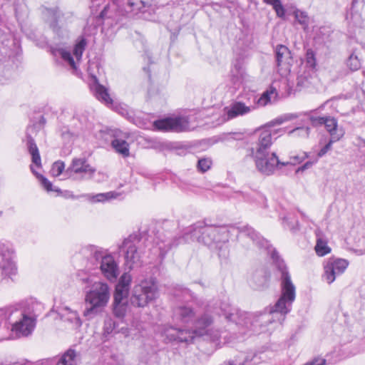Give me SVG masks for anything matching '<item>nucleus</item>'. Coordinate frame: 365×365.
Wrapping results in <instances>:
<instances>
[{"label":"nucleus","instance_id":"obj_1","mask_svg":"<svg viewBox=\"0 0 365 365\" xmlns=\"http://www.w3.org/2000/svg\"><path fill=\"white\" fill-rule=\"evenodd\" d=\"M229 240V230L225 227L207 225L203 222H197L190 227L184 235L174 238H165L158 243L160 254L164 257L167 252L183 242L196 241L207 247L215 246Z\"/></svg>","mask_w":365,"mask_h":365},{"label":"nucleus","instance_id":"obj_2","mask_svg":"<svg viewBox=\"0 0 365 365\" xmlns=\"http://www.w3.org/2000/svg\"><path fill=\"white\" fill-rule=\"evenodd\" d=\"M272 258L280 272L282 293L280 297L271 308L269 314L272 315V319L276 315L277 321L282 324L286 315L291 311L292 303L295 299V286L292 282L291 276L284 262L280 259L275 250L272 252Z\"/></svg>","mask_w":365,"mask_h":365},{"label":"nucleus","instance_id":"obj_3","mask_svg":"<svg viewBox=\"0 0 365 365\" xmlns=\"http://www.w3.org/2000/svg\"><path fill=\"white\" fill-rule=\"evenodd\" d=\"M209 312L210 309H207L195 322L191 329H182L171 327L165 330V336L170 340L185 343L192 342L195 336H201L207 334V328L213 322V317Z\"/></svg>","mask_w":365,"mask_h":365},{"label":"nucleus","instance_id":"obj_4","mask_svg":"<svg viewBox=\"0 0 365 365\" xmlns=\"http://www.w3.org/2000/svg\"><path fill=\"white\" fill-rule=\"evenodd\" d=\"M110 299V291L108 284L102 282L93 284L91 289L86 292L85 302L87 307L83 315L88 319H93L101 312L106 307Z\"/></svg>","mask_w":365,"mask_h":365},{"label":"nucleus","instance_id":"obj_5","mask_svg":"<svg viewBox=\"0 0 365 365\" xmlns=\"http://www.w3.org/2000/svg\"><path fill=\"white\" fill-rule=\"evenodd\" d=\"M158 297V287L156 279L149 277L138 279L132 289L130 301L133 306L143 308L155 301Z\"/></svg>","mask_w":365,"mask_h":365},{"label":"nucleus","instance_id":"obj_6","mask_svg":"<svg viewBox=\"0 0 365 365\" xmlns=\"http://www.w3.org/2000/svg\"><path fill=\"white\" fill-rule=\"evenodd\" d=\"M132 277L129 273H123L115 285L113 302V314L118 318H123L128 309V296Z\"/></svg>","mask_w":365,"mask_h":365},{"label":"nucleus","instance_id":"obj_7","mask_svg":"<svg viewBox=\"0 0 365 365\" xmlns=\"http://www.w3.org/2000/svg\"><path fill=\"white\" fill-rule=\"evenodd\" d=\"M10 323L11 333L16 337H26L34 330L36 321L34 317L22 313L16 309L10 310Z\"/></svg>","mask_w":365,"mask_h":365},{"label":"nucleus","instance_id":"obj_8","mask_svg":"<svg viewBox=\"0 0 365 365\" xmlns=\"http://www.w3.org/2000/svg\"><path fill=\"white\" fill-rule=\"evenodd\" d=\"M87 251L91 252V258L94 260L102 274L110 281H115L118 275V267L111 255H103V252L95 246H89L83 250L85 254Z\"/></svg>","mask_w":365,"mask_h":365},{"label":"nucleus","instance_id":"obj_9","mask_svg":"<svg viewBox=\"0 0 365 365\" xmlns=\"http://www.w3.org/2000/svg\"><path fill=\"white\" fill-rule=\"evenodd\" d=\"M257 170L267 175H272L276 168H281L283 165L274 152L253 155Z\"/></svg>","mask_w":365,"mask_h":365},{"label":"nucleus","instance_id":"obj_10","mask_svg":"<svg viewBox=\"0 0 365 365\" xmlns=\"http://www.w3.org/2000/svg\"><path fill=\"white\" fill-rule=\"evenodd\" d=\"M309 120L314 127L324 125L326 130L330 135V138L340 140L344 135V130L339 127L337 120L330 115L310 116Z\"/></svg>","mask_w":365,"mask_h":365},{"label":"nucleus","instance_id":"obj_11","mask_svg":"<svg viewBox=\"0 0 365 365\" xmlns=\"http://www.w3.org/2000/svg\"><path fill=\"white\" fill-rule=\"evenodd\" d=\"M349 265V262L341 258L331 257L327 259L324 265V279L331 284L336 278L343 274Z\"/></svg>","mask_w":365,"mask_h":365},{"label":"nucleus","instance_id":"obj_12","mask_svg":"<svg viewBox=\"0 0 365 365\" xmlns=\"http://www.w3.org/2000/svg\"><path fill=\"white\" fill-rule=\"evenodd\" d=\"M42 18L44 23L58 36L63 33L64 14L58 8H43Z\"/></svg>","mask_w":365,"mask_h":365},{"label":"nucleus","instance_id":"obj_13","mask_svg":"<svg viewBox=\"0 0 365 365\" xmlns=\"http://www.w3.org/2000/svg\"><path fill=\"white\" fill-rule=\"evenodd\" d=\"M0 269L7 276L15 274L17 269L14 250L11 245L4 243H0Z\"/></svg>","mask_w":365,"mask_h":365},{"label":"nucleus","instance_id":"obj_14","mask_svg":"<svg viewBox=\"0 0 365 365\" xmlns=\"http://www.w3.org/2000/svg\"><path fill=\"white\" fill-rule=\"evenodd\" d=\"M154 125L160 130L179 133L188 130L189 121L185 117L166 118L155 121Z\"/></svg>","mask_w":365,"mask_h":365},{"label":"nucleus","instance_id":"obj_15","mask_svg":"<svg viewBox=\"0 0 365 365\" xmlns=\"http://www.w3.org/2000/svg\"><path fill=\"white\" fill-rule=\"evenodd\" d=\"M220 309L221 313L218 314L224 315L225 319L229 322L242 326L247 325L250 322L247 313L241 312L236 307H232L229 303H222Z\"/></svg>","mask_w":365,"mask_h":365},{"label":"nucleus","instance_id":"obj_16","mask_svg":"<svg viewBox=\"0 0 365 365\" xmlns=\"http://www.w3.org/2000/svg\"><path fill=\"white\" fill-rule=\"evenodd\" d=\"M255 106L250 102L245 103L240 101H235L224 108L226 120L233 119L238 116H242L250 113L255 109Z\"/></svg>","mask_w":365,"mask_h":365},{"label":"nucleus","instance_id":"obj_17","mask_svg":"<svg viewBox=\"0 0 365 365\" xmlns=\"http://www.w3.org/2000/svg\"><path fill=\"white\" fill-rule=\"evenodd\" d=\"M96 172V169L92 168L84 158H75L73 160L71 166L65 171V174L68 178L76 179L74 175L81 173H88L89 178H91Z\"/></svg>","mask_w":365,"mask_h":365},{"label":"nucleus","instance_id":"obj_18","mask_svg":"<svg viewBox=\"0 0 365 365\" xmlns=\"http://www.w3.org/2000/svg\"><path fill=\"white\" fill-rule=\"evenodd\" d=\"M196 317L195 310L189 306H179L174 309L173 319L177 323L194 326L195 322L199 318Z\"/></svg>","mask_w":365,"mask_h":365},{"label":"nucleus","instance_id":"obj_19","mask_svg":"<svg viewBox=\"0 0 365 365\" xmlns=\"http://www.w3.org/2000/svg\"><path fill=\"white\" fill-rule=\"evenodd\" d=\"M122 252H125V261L126 266L130 269L133 268L134 264L140 259V254L138 252V247L135 243L130 237L125 239L120 247Z\"/></svg>","mask_w":365,"mask_h":365},{"label":"nucleus","instance_id":"obj_20","mask_svg":"<svg viewBox=\"0 0 365 365\" xmlns=\"http://www.w3.org/2000/svg\"><path fill=\"white\" fill-rule=\"evenodd\" d=\"M272 145V132L264 128L260 131L258 140L255 147L251 148V154L261 155L262 153H269V150Z\"/></svg>","mask_w":365,"mask_h":365},{"label":"nucleus","instance_id":"obj_21","mask_svg":"<svg viewBox=\"0 0 365 365\" xmlns=\"http://www.w3.org/2000/svg\"><path fill=\"white\" fill-rule=\"evenodd\" d=\"M317 81L316 72L313 69L301 68L297 77V86L299 89L312 87Z\"/></svg>","mask_w":365,"mask_h":365},{"label":"nucleus","instance_id":"obj_22","mask_svg":"<svg viewBox=\"0 0 365 365\" xmlns=\"http://www.w3.org/2000/svg\"><path fill=\"white\" fill-rule=\"evenodd\" d=\"M153 0H127L125 4L123 0V6L124 9H119L120 14H137L138 12L150 6Z\"/></svg>","mask_w":365,"mask_h":365},{"label":"nucleus","instance_id":"obj_23","mask_svg":"<svg viewBox=\"0 0 365 365\" xmlns=\"http://www.w3.org/2000/svg\"><path fill=\"white\" fill-rule=\"evenodd\" d=\"M119 9H124L123 6V0H113L108 3L102 11L100 13L101 19H113L118 20L120 16H124L126 14H120Z\"/></svg>","mask_w":365,"mask_h":365},{"label":"nucleus","instance_id":"obj_24","mask_svg":"<svg viewBox=\"0 0 365 365\" xmlns=\"http://www.w3.org/2000/svg\"><path fill=\"white\" fill-rule=\"evenodd\" d=\"M239 237L241 240L245 237L250 238L253 244L256 245L259 248H267L269 246L268 242L256 232L252 227L249 226L241 228Z\"/></svg>","mask_w":365,"mask_h":365},{"label":"nucleus","instance_id":"obj_25","mask_svg":"<svg viewBox=\"0 0 365 365\" xmlns=\"http://www.w3.org/2000/svg\"><path fill=\"white\" fill-rule=\"evenodd\" d=\"M10 310L11 308L0 309V341L9 339L13 334L11 330Z\"/></svg>","mask_w":365,"mask_h":365},{"label":"nucleus","instance_id":"obj_26","mask_svg":"<svg viewBox=\"0 0 365 365\" xmlns=\"http://www.w3.org/2000/svg\"><path fill=\"white\" fill-rule=\"evenodd\" d=\"M276 61L278 67L282 66H290L292 62L291 52L284 45H278L276 48Z\"/></svg>","mask_w":365,"mask_h":365},{"label":"nucleus","instance_id":"obj_27","mask_svg":"<svg viewBox=\"0 0 365 365\" xmlns=\"http://www.w3.org/2000/svg\"><path fill=\"white\" fill-rule=\"evenodd\" d=\"M26 145L28 151L31 155L32 163L38 168L41 167V160L38 148L34 139L29 134L26 135Z\"/></svg>","mask_w":365,"mask_h":365},{"label":"nucleus","instance_id":"obj_28","mask_svg":"<svg viewBox=\"0 0 365 365\" xmlns=\"http://www.w3.org/2000/svg\"><path fill=\"white\" fill-rule=\"evenodd\" d=\"M43 305L35 299H31L26 302L22 313L28 314L29 317H34L36 321L37 317L41 312Z\"/></svg>","mask_w":365,"mask_h":365},{"label":"nucleus","instance_id":"obj_29","mask_svg":"<svg viewBox=\"0 0 365 365\" xmlns=\"http://www.w3.org/2000/svg\"><path fill=\"white\" fill-rule=\"evenodd\" d=\"M93 92L96 98L98 101L106 105L112 104L113 100L110 97L107 89L103 86L96 83L93 86Z\"/></svg>","mask_w":365,"mask_h":365},{"label":"nucleus","instance_id":"obj_30","mask_svg":"<svg viewBox=\"0 0 365 365\" xmlns=\"http://www.w3.org/2000/svg\"><path fill=\"white\" fill-rule=\"evenodd\" d=\"M251 280L256 289L264 288L267 284L269 275L263 269L258 270L253 274Z\"/></svg>","mask_w":365,"mask_h":365},{"label":"nucleus","instance_id":"obj_31","mask_svg":"<svg viewBox=\"0 0 365 365\" xmlns=\"http://www.w3.org/2000/svg\"><path fill=\"white\" fill-rule=\"evenodd\" d=\"M111 145L118 153L122 155L123 157L129 156V145L126 140L115 138L112 140Z\"/></svg>","mask_w":365,"mask_h":365},{"label":"nucleus","instance_id":"obj_32","mask_svg":"<svg viewBox=\"0 0 365 365\" xmlns=\"http://www.w3.org/2000/svg\"><path fill=\"white\" fill-rule=\"evenodd\" d=\"M77 352L70 349L63 354L57 365H77Z\"/></svg>","mask_w":365,"mask_h":365},{"label":"nucleus","instance_id":"obj_33","mask_svg":"<svg viewBox=\"0 0 365 365\" xmlns=\"http://www.w3.org/2000/svg\"><path fill=\"white\" fill-rule=\"evenodd\" d=\"M317 239L315 245V251L318 256L323 257L331 252V248L327 245V241L323 239L319 233H317Z\"/></svg>","mask_w":365,"mask_h":365},{"label":"nucleus","instance_id":"obj_34","mask_svg":"<svg viewBox=\"0 0 365 365\" xmlns=\"http://www.w3.org/2000/svg\"><path fill=\"white\" fill-rule=\"evenodd\" d=\"M30 168H31V172L39 180L41 185L44 187L45 190H46L48 192H51V191L59 192L60 191L57 188H53L52 183L44 176H43L42 175H41V174L38 173L36 171H35L32 165L30 166Z\"/></svg>","mask_w":365,"mask_h":365},{"label":"nucleus","instance_id":"obj_35","mask_svg":"<svg viewBox=\"0 0 365 365\" xmlns=\"http://www.w3.org/2000/svg\"><path fill=\"white\" fill-rule=\"evenodd\" d=\"M267 4L272 5L278 17L283 18L285 15V9L281 0H263Z\"/></svg>","mask_w":365,"mask_h":365},{"label":"nucleus","instance_id":"obj_36","mask_svg":"<svg viewBox=\"0 0 365 365\" xmlns=\"http://www.w3.org/2000/svg\"><path fill=\"white\" fill-rule=\"evenodd\" d=\"M86 45L87 41L83 37H81L76 43L73 49V55L75 56L77 61H80L81 59Z\"/></svg>","mask_w":365,"mask_h":365},{"label":"nucleus","instance_id":"obj_37","mask_svg":"<svg viewBox=\"0 0 365 365\" xmlns=\"http://www.w3.org/2000/svg\"><path fill=\"white\" fill-rule=\"evenodd\" d=\"M346 66L351 71H355L361 68V61L358 56L352 53L346 61Z\"/></svg>","mask_w":365,"mask_h":365},{"label":"nucleus","instance_id":"obj_38","mask_svg":"<svg viewBox=\"0 0 365 365\" xmlns=\"http://www.w3.org/2000/svg\"><path fill=\"white\" fill-rule=\"evenodd\" d=\"M315 66H316V58L315 55L313 51L309 49L307 51L306 53V64L304 67V68L306 69H313L315 71Z\"/></svg>","mask_w":365,"mask_h":365},{"label":"nucleus","instance_id":"obj_39","mask_svg":"<svg viewBox=\"0 0 365 365\" xmlns=\"http://www.w3.org/2000/svg\"><path fill=\"white\" fill-rule=\"evenodd\" d=\"M59 53L64 61L67 62L73 69H76V62L70 51L65 49H60Z\"/></svg>","mask_w":365,"mask_h":365},{"label":"nucleus","instance_id":"obj_40","mask_svg":"<svg viewBox=\"0 0 365 365\" xmlns=\"http://www.w3.org/2000/svg\"><path fill=\"white\" fill-rule=\"evenodd\" d=\"M59 53L64 61L67 62L73 69H76V62L70 51L65 49H60Z\"/></svg>","mask_w":365,"mask_h":365},{"label":"nucleus","instance_id":"obj_41","mask_svg":"<svg viewBox=\"0 0 365 365\" xmlns=\"http://www.w3.org/2000/svg\"><path fill=\"white\" fill-rule=\"evenodd\" d=\"M294 15L296 20L299 24L307 26L309 23L308 16L307 12L296 9L294 11Z\"/></svg>","mask_w":365,"mask_h":365},{"label":"nucleus","instance_id":"obj_42","mask_svg":"<svg viewBox=\"0 0 365 365\" xmlns=\"http://www.w3.org/2000/svg\"><path fill=\"white\" fill-rule=\"evenodd\" d=\"M274 94V90L267 91L257 100L254 101V105L255 103L259 106H266L270 101V96Z\"/></svg>","mask_w":365,"mask_h":365},{"label":"nucleus","instance_id":"obj_43","mask_svg":"<svg viewBox=\"0 0 365 365\" xmlns=\"http://www.w3.org/2000/svg\"><path fill=\"white\" fill-rule=\"evenodd\" d=\"M310 128L309 127H297L292 130L289 133L295 136L307 138L309 135Z\"/></svg>","mask_w":365,"mask_h":365},{"label":"nucleus","instance_id":"obj_44","mask_svg":"<svg viewBox=\"0 0 365 365\" xmlns=\"http://www.w3.org/2000/svg\"><path fill=\"white\" fill-rule=\"evenodd\" d=\"M118 195V193L114 192H108L106 193H99L93 196L95 202H104L109 199L115 198Z\"/></svg>","mask_w":365,"mask_h":365},{"label":"nucleus","instance_id":"obj_45","mask_svg":"<svg viewBox=\"0 0 365 365\" xmlns=\"http://www.w3.org/2000/svg\"><path fill=\"white\" fill-rule=\"evenodd\" d=\"M282 225L285 229L295 232L299 230L297 220L292 221L288 217L283 218Z\"/></svg>","mask_w":365,"mask_h":365},{"label":"nucleus","instance_id":"obj_46","mask_svg":"<svg viewBox=\"0 0 365 365\" xmlns=\"http://www.w3.org/2000/svg\"><path fill=\"white\" fill-rule=\"evenodd\" d=\"M307 158H308V155L306 153H304L302 155H293V156L290 157L289 161L283 162V163H282V165L283 166H286V165H294L297 163L302 162Z\"/></svg>","mask_w":365,"mask_h":365},{"label":"nucleus","instance_id":"obj_47","mask_svg":"<svg viewBox=\"0 0 365 365\" xmlns=\"http://www.w3.org/2000/svg\"><path fill=\"white\" fill-rule=\"evenodd\" d=\"M216 249L219 250L218 256L221 259H226L229 255V250L227 242H221L215 246Z\"/></svg>","mask_w":365,"mask_h":365},{"label":"nucleus","instance_id":"obj_48","mask_svg":"<svg viewBox=\"0 0 365 365\" xmlns=\"http://www.w3.org/2000/svg\"><path fill=\"white\" fill-rule=\"evenodd\" d=\"M339 140L330 138L328 143L318 152V158L324 156L329 150H331L333 143Z\"/></svg>","mask_w":365,"mask_h":365},{"label":"nucleus","instance_id":"obj_49","mask_svg":"<svg viewBox=\"0 0 365 365\" xmlns=\"http://www.w3.org/2000/svg\"><path fill=\"white\" fill-rule=\"evenodd\" d=\"M65 168V164L62 161H57L53 164L51 173L54 176H59L63 173Z\"/></svg>","mask_w":365,"mask_h":365},{"label":"nucleus","instance_id":"obj_50","mask_svg":"<svg viewBox=\"0 0 365 365\" xmlns=\"http://www.w3.org/2000/svg\"><path fill=\"white\" fill-rule=\"evenodd\" d=\"M292 118H293L292 115H287L285 116H282V117L277 118L270 121L269 123H268L267 124L266 126L270 128V127H272V126H274L277 125H281L284 122L292 120Z\"/></svg>","mask_w":365,"mask_h":365},{"label":"nucleus","instance_id":"obj_51","mask_svg":"<svg viewBox=\"0 0 365 365\" xmlns=\"http://www.w3.org/2000/svg\"><path fill=\"white\" fill-rule=\"evenodd\" d=\"M211 164L212 161L210 159L202 158L197 162V168L204 173L210 169Z\"/></svg>","mask_w":365,"mask_h":365},{"label":"nucleus","instance_id":"obj_52","mask_svg":"<svg viewBox=\"0 0 365 365\" xmlns=\"http://www.w3.org/2000/svg\"><path fill=\"white\" fill-rule=\"evenodd\" d=\"M115 328V322L111 318H107L104 322L103 329L105 333L109 334Z\"/></svg>","mask_w":365,"mask_h":365},{"label":"nucleus","instance_id":"obj_53","mask_svg":"<svg viewBox=\"0 0 365 365\" xmlns=\"http://www.w3.org/2000/svg\"><path fill=\"white\" fill-rule=\"evenodd\" d=\"M326 360L322 358H315L313 360L306 363L304 365H325Z\"/></svg>","mask_w":365,"mask_h":365},{"label":"nucleus","instance_id":"obj_54","mask_svg":"<svg viewBox=\"0 0 365 365\" xmlns=\"http://www.w3.org/2000/svg\"><path fill=\"white\" fill-rule=\"evenodd\" d=\"M317 162V159L315 161H307L302 166L299 167L297 169V172L304 171L309 168H311L315 163Z\"/></svg>","mask_w":365,"mask_h":365},{"label":"nucleus","instance_id":"obj_55","mask_svg":"<svg viewBox=\"0 0 365 365\" xmlns=\"http://www.w3.org/2000/svg\"><path fill=\"white\" fill-rule=\"evenodd\" d=\"M250 362L252 364H257L259 363L257 355V354L254 355L253 357L250 360Z\"/></svg>","mask_w":365,"mask_h":365},{"label":"nucleus","instance_id":"obj_56","mask_svg":"<svg viewBox=\"0 0 365 365\" xmlns=\"http://www.w3.org/2000/svg\"><path fill=\"white\" fill-rule=\"evenodd\" d=\"M234 68L236 70V75L241 73V71H240L241 66L239 63L235 64Z\"/></svg>","mask_w":365,"mask_h":365},{"label":"nucleus","instance_id":"obj_57","mask_svg":"<svg viewBox=\"0 0 365 365\" xmlns=\"http://www.w3.org/2000/svg\"><path fill=\"white\" fill-rule=\"evenodd\" d=\"M73 314H74V316L76 317V319H77L78 320H79V319L76 317V313H73Z\"/></svg>","mask_w":365,"mask_h":365},{"label":"nucleus","instance_id":"obj_58","mask_svg":"<svg viewBox=\"0 0 365 365\" xmlns=\"http://www.w3.org/2000/svg\"><path fill=\"white\" fill-rule=\"evenodd\" d=\"M245 362H246V363H247V362H248V359H246Z\"/></svg>","mask_w":365,"mask_h":365}]
</instances>
